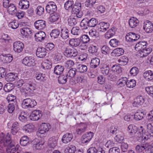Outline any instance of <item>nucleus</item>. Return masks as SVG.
Listing matches in <instances>:
<instances>
[{"label":"nucleus","instance_id":"obj_29","mask_svg":"<svg viewBox=\"0 0 153 153\" xmlns=\"http://www.w3.org/2000/svg\"><path fill=\"white\" fill-rule=\"evenodd\" d=\"M100 60L97 57L93 58L90 62V66L92 68H96L99 65Z\"/></svg>","mask_w":153,"mask_h":153},{"label":"nucleus","instance_id":"obj_20","mask_svg":"<svg viewBox=\"0 0 153 153\" xmlns=\"http://www.w3.org/2000/svg\"><path fill=\"white\" fill-rule=\"evenodd\" d=\"M26 86L27 87V90H28L30 92H32L35 90L36 85L30 80H29L26 83Z\"/></svg>","mask_w":153,"mask_h":153},{"label":"nucleus","instance_id":"obj_8","mask_svg":"<svg viewBox=\"0 0 153 153\" xmlns=\"http://www.w3.org/2000/svg\"><path fill=\"white\" fill-rule=\"evenodd\" d=\"M87 128V125L86 123H81L76 128V132L78 135H81L86 131Z\"/></svg>","mask_w":153,"mask_h":153},{"label":"nucleus","instance_id":"obj_37","mask_svg":"<svg viewBox=\"0 0 153 153\" xmlns=\"http://www.w3.org/2000/svg\"><path fill=\"white\" fill-rule=\"evenodd\" d=\"M74 5V2L73 0H68L64 4V7L66 10H71Z\"/></svg>","mask_w":153,"mask_h":153},{"label":"nucleus","instance_id":"obj_50","mask_svg":"<svg viewBox=\"0 0 153 153\" xmlns=\"http://www.w3.org/2000/svg\"><path fill=\"white\" fill-rule=\"evenodd\" d=\"M60 33V30L58 29H54L50 33L51 38L55 39L57 38Z\"/></svg>","mask_w":153,"mask_h":153},{"label":"nucleus","instance_id":"obj_63","mask_svg":"<svg viewBox=\"0 0 153 153\" xmlns=\"http://www.w3.org/2000/svg\"><path fill=\"white\" fill-rule=\"evenodd\" d=\"M136 127L135 126L132 125H130L128 126V129L129 131L130 137H133V133L134 132V129Z\"/></svg>","mask_w":153,"mask_h":153},{"label":"nucleus","instance_id":"obj_51","mask_svg":"<svg viewBox=\"0 0 153 153\" xmlns=\"http://www.w3.org/2000/svg\"><path fill=\"white\" fill-rule=\"evenodd\" d=\"M23 130L26 133H30L33 130V126L30 124L25 125L23 127Z\"/></svg>","mask_w":153,"mask_h":153},{"label":"nucleus","instance_id":"obj_26","mask_svg":"<svg viewBox=\"0 0 153 153\" xmlns=\"http://www.w3.org/2000/svg\"><path fill=\"white\" fill-rule=\"evenodd\" d=\"M81 4L80 3H75L72 9L71 12L72 14L77 13L81 10Z\"/></svg>","mask_w":153,"mask_h":153},{"label":"nucleus","instance_id":"obj_9","mask_svg":"<svg viewBox=\"0 0 153 153\" xmlns=\"http://www.w3.org/2000/svg\"><path fill=\"white\" fill-rule=\"evenodd\" d=\"M46 10L47 13L52 14L57 10V7L56 4L53 2H50L46 7Z\"/></svg>","mask_w":153,"mask_h":153},{"label":"nucleus","instance_id":"obj_43","mask_svg":"<svg viewBox=\"0 0 153 153\" xmlns=\"http://www.w3.org/2000/svg\"><path fill=\"white\" fill-rule=\"evenodd\" d=\"M76 150V147L74 146L69 144L66 148L65 151L66 153H74Z\"/></svg>","mask_w":153,"mask_h":153},{"label":"nucleus","instance_id":"obj_28","mask_svg":"<svg viewBox=\"0 0 153 153\" xmlns=\"http://www.w3.org/2000/svg\"><path fill=\"white\" fill-rule=\"evenodd\" d=\"M144 78L147 81H151L153 79V72L150 70L144 72Z\"/></svg>","mask_w":153,"mask_h":153},{"label":"nucleus","instance_id":"obj_42","mask_svg":"<svg viewBox=\"0 0 153 153\" xmlns=\"http://www.w3.org/2000/svg\"><path fill=\"white\" fill-rule=\"evenodd\" d=\"M128 79L126 77H123L120 79L117 82V85L120 87H122L126 85Z\"/></svg>","mask_w":153,"mask_h":153},{"label":"nucleus","instance_id":"obj_4","mask_svg":"<svg viewBox=\"0 0 153 153\" xmlns=\"http://www.w3.org/2000/svg\"><path fill=\"white\" fill-rule=\"evenodd\" d=\"M42 112L40 110H35L33 111L30 116V120L33 121H37L42 117Z\"/></svg>","mask_w":153,"mask_h":153},{"label":"nucleus","instance_id":"obj_34","mask_svg":"<svg viewBox=\"0 0 153 153\" xmlns=\"http://www.w3.org/2000/svg\"><path fill=\"white\" fill-rule=\"evenodd\" d=\"M64 70V68L63 66L57 65L56 66L54 69V72L57 75L61 74Z\"/></svg>","mask_w":153,"mask_h":153},{"label":"nucleus","instance_id":"obj_41","mask_svg":"<svg viewBox=\"0 0 153 153\" xmlns=\"http://www.w3.org/2000/svg\"><path fill=\"white\" fill-rule=\"evenodd\" d=\"M30 140L27 136L22 137L20 140V144L23 146H25L29 143Z\"/></svg>","mask_w":153,"mask_h":153},{"label":"nucleus","instance_id":"obj_7","mask_svg":"<svg viewBox=\"0 0 153 153\" xmlns=\"http://www.w3.org/2000/svg\"><path fill=\"white\" fill-rule=\"evenodd\" d=\"M94 136V133L91 131L87 132L82 137V142L83 143H88L91 140Z\"/></svg>","mask_w":153,"mask_h":153},{"label":"nucleus","instance_id":"obj_61","mask_svg":"<svg viewBox=\"0 0 153 153\" xmlns=\"http://www.w3.org/2000/svg\"><path fill=\"white\" fill-rule=\"evenodd\" d=\"M101 51L104 54H109L111 52V50L108 47L104 45L101 48Z\"/></svg>","mask_w":153,"mask_h":153},{"label":"nucleus","instance_id":"obj_27","mask_svg":"<svg viewBox=\"0 0 153 153\" xmlns=\"http://www.w3.org/2000/svg\"><path fill=\"white\" fill-rule=\"evenodd\" d=\"M58 139L57 137H53L50 138L48 141L49 145L51 148H53L57 145Z\"/></svg>","mask_w":153,"mask_h":153},{"label":"nucleus","instance_id":"obj_60","mask_svg":"<svg viewBox=\"0 0 153 153\" xmlns=\"http://www.w3.org/2000/svg\"><path fill=\"white\" fill-rule=\"evenodd\" d=\"M81 30L79 27H74L72 28L71 31V33L74 35H78L80 33Z\"/></svg>","mask_w":153,"mask_h":153},{"label":"nucleus","instance_id":"obj_32","mask_svg":"<svg viewBox=\"0 0 153 153\" xmlns=\"http://www.w3.org/2000/svg\"><path fill=\"white\" fill-rule=\"evenodd\" d=\"M143 98L142 96L137 97L135 101L133 103V105L134 107H138L139 105L143 104Z\"/></svg>","mask_w":153,"mask_h":153},{"label":"nucleus","instance_id":"obj_58","mask_svg":"<svg viewBox=\"0 0 153 153\" xmlns=\"http://www.w3.org/2000/svg\"><path fill=\"white\" fill-rule=\"evenodd\" d=\"M109 44L112 47H116L120 44V42L118 40L115 39H112L110 41Z\"/></svg>","mask_w":153,"mask_h":153},{"label":"nucleus","instance_id":"obj_10","mask_svg":"<svg viewBox=\"0 0 153 153\" xmlns=\"http://www.w3.org/2000/svg\"><path fill=\"white\" fill-rule=\"evenodd\" d=\"M109 26L108 23L101 22L97 25V30L100 32H105L109 28Z\"/></svg>","mask_w":153,"mask_h":153},{"label":"nucleus","instance_id":"obj_5","mask_svg":"<svg viewBox=\"0 0 153 153\" xmlns=\"http://www.w3.org/2000/svg\"><path fill=\"white\" fill-rule=\"evenodd\" d=\"M35 60L31 56H26L22 60V63L26 66L29 67L33 66L35 65Z\"/></svg>","mask_w":153,"mask_h":153},{"label":"nucleus","instance_id":"obj_23","mask_svg":"<svg viewBox=\"0 0 153 153\" xmlns=\"http://www.w3.org/2000/svg\"><path fill=\"white\" fill-rule=\"evenodd\" d=\"M20 31L23 36L26 37L30 35L32 33L31 29L27 27H25L22 28Z\"/></svg>","mask_w":153,"mask_h":153},{"label":"nucleus","instance_id":"obj_57","mask_svg":"<svg viewBox=\"0 0 153 153\" xmlns=\"http://www.w3.org/2000/svg\"><path fill=\"white\" fill-rule=\"evenodd\" d=\"M71 50L72 49L69 47H66L64 51V55L67 57H71Z\"/></svg>","mask_w":153,"mask_h":153},{"label":"nucleus","instance_id":"obj_56","mask_svg":"<svg viewBox=\"0 0 153 153\" xmlns=\"http://www.w3.org/2000/svg\"><path fill=\"white\" fill-rule=\"evenodd\" d=\"M143 117V114L142 112L138 111L134 115V119L136 120H140L142 119Z\"/></svg>","mask_w":153,"mask_h":153},{"label":"nucleus","instance_id":"obj_46","mask_svg":"<svg viewBox=\"0 0 153 153\" xmlns=\"http://www.w3.org/2000/svg\"><path fill=\"white\" fill-rule=\"evenodd\" d=\"M52 66V63L50 62H44L42 64V68L45 70L50 69Z\"/></svg>","mask_w":153,"mask_h":153},{"label":"nucleus","instance_id":"obj_39","mask_svg":"<svg viewBox=\"0 0 153 153\" xmlns=\"http://www.w3.org/2000/svg\"><path fill=\"white\" fill-rule=\"evenodd\" d=\"M17 75L12 73H10L7 74L5 79L7 81L12 82L14 81L17 78Z\"/></svg>","mask_w":153,"mask_h":153},{"label":"nucleus","instance_id":"obj_22","mask_svg":"<svg viewBox=\"0 0 153 153\" xmlns=\"http://www.w3.org/2000/svg\"><path fill=\"white\" fill-rule=\"evenodd\" d=\"M100 70L101 73L104 76L108 75L110 71L108 65L104 63L101 64Z\"/></svg>","mask_w":153,"mask_h":153},{"label":"nucleus","instance_id":"obj_44","mask_svg":"<svg viewBox=\"0 0 153 153\" xmlns=\"http://www.w3.org/2000/svg\"><path fill=\"white\" fill-rule=\"evenodd\" d=\"M128 60V59L127 57L124 56H121L118 61L120 65H124L127 64Z\"/></svg>","mask_w":153,"mask_h":153},{"label":"nucleus","instance_id":"obj_49","mask_svg":"<svg viewBox=\"0 0 153 153\" xmlns=\"http://www.w3.org/2000/svg\"><path fill=\"white\" fill-rule=\"evenodd\" d=\"M146 133L150 134V135L153 137V126H152L151 123H149L146 126Z\"/></svg>","mask_w":153,"mask_h":153},{"label":"nucleus","instance_id":"obj_54","mask_svg":"<svg viewBox=\"0 0 153 153\" xmlns=\"http://www.w3.org/2000/svg\"><path fill=\"white\" fill-rule=\"evenodd\" d=\"M19 23L16 20H13L9 24L8 26L9 27L12 28L13 29H16L19 27Z\"/></svg>","mask_w":153,"mask_h":153},{"label":"nucleus","instance_id":"obj_31","mask_svg":"<svg viewBox=\"0 0 153 153\" xmlns=\"http://www.w3.org/2000/svg\"><path fill=\"white\" fill-rule=\"evenodd\" d=\"M80 43V40L79 38H73L70 40L69 44L72 46L76 47L79 46Z\"/></svg>","mask_w":153,"mask_h":153},{"label":"nucleus","instance_id":"obj_13","mask_svg":"<svg viewBox=\"0 0 153 153\" xmlns=\"http://www.w3.org/2000/svg\"><path fill=\"white\" fill-rule=\"evenodd\" d=\"M51 128V126L49 124L47 123H43L40 126L39 132L40 134H43L48 132Z\"/></svg>","mask_w":153,"mask_h":153},{"label":"nucleus","instance_id":"obj_55","mask_svg":"<svg viewBox=\"0 0 153 153\" xmlns=\"http://www.w3.org/2000/svg\"><path fill=\"white\" fill-rule=\"evenodd\" d=\"M136 84V82L134 80L132 79L129 81L127 80L126 83V86L127 87L133 88L135 86Z\"/></svg>","mask_w":153,"mask_h":153},{"label":"nucleus","instance_id":"obj_59","mask_svg":"<svg viewBox=\"0 0 153 153\" xmlns=\"http://www.w3.org/2000/svg\"><path fill=\"white\" fill-rule=\"evenodd\" d=\"M80 39L82 42L84 44L88 43L90 41V39L87 35H84L82 36L81 37Z\"/></svg>","mask_w":153,"mask_h":153},{"label":"nucleus","instance_id":"obj_16","mask_svg":"<svg viewBox=\"0 0 153 153\" xmlns=\"http://www.w3.org/2000/svg\"><path fill=\"white\" fill-rule=\"evenodd\" d=\"M47 53L46 49L43 47H38L36 51V55L38 57L42 58L44 57Z\"/></svg>","mask_w":153,"mask_h":153},{"label":"nucleus","instance_id":"obj_35","mask_svg":"<svg viewBox=\"0 0 153 153\" xmlns=\"http://www.w3.org/2000/svg\"><path fill=\"white\" fill-rule=\"evenodd\" d=\"M77 72V69L75 68H73L70 69L66 74L68 75V78L70 79L74 77Z\"/></svg>","mask_w":153,"mask_h":153},{"label":"nucleus","instance_id":"obj_14","mask_svg":"<svg viewBox=\"0 0 153 153\" xmlns=\"http://www.w3.org/2000/svg\"><path fill=\"white\" fill-rule=\"evenodd\" d=\"M0 59L4 63H9L13 59V57L11 54H2L0 56Z\"/></svg>","mask_w":153,"mask_h":153},{"label":"nucleus","instance_id":"obj_11","mask_svg":"<svg viewBox=\"0 0 153 153\" xmlns=\"http://www.w3.org/2000/svg\"><path fill=\"white\" fill-rule=\"evenodd\" d=\"M46 22L43 20H39L34 23L35 28L38 30H42L45 28L46 27Z\"/></svg>","mask_w":153,"mask_h":153},{"label":"nucleus","instance_id":"obj_30","mask_svg":"<svg viewBox=\"0 0 153 153\" xmlns=\"http://www.w3.org/2000/svg\"><path fill=\"white\" fill-rule=\"evenodd\" d=\"M124 53V50L121 48H117L113 51L111 53L115 56H119L123 55Z\"/></svg>","mask_w":153,"mask_h":153},{"label":"nucleus","instance_id":"obj_6","mask_svg":"<svg viewBox=\"0 0 153 153\" xmlns=\"http://www.w3.org/2000/svg\"><path fill=\"white\" fill-rule=\"evenodd\" d=\"M140 36L134 33H128L126 36V40L128 42H133L136 41L140 38Z\"/></svg>","mask_w":153,"mask_h":153},{"label":"nucleus","instance_id":"obj_33","mask_svg":"<svg viewBox=\"0 0 153 153\" xmlns=\"http://www.w3.org/2000/svg\"><path fill=\"white\" fill-rule=\"evenodd\" d=\"M124 139L123 134V132L120 131H118L117 135L114 137L115 140L117 142L120 143Z\"/></svg>","mask_w":153,"mask_h":153},{"label":"nucleus","instance_id":"obj_45","mask_svg":"<svg viewBox=\"0 0 153 153\" xmlns=\"http://www.w3.org/2000/svg\"><path fill=\"white\" fill-rule=\"evenodd\" d=\"M87 18H85L83 19L80 24V25L83 29H86L88 27Z\"/></svg>","mask_w":153,"mask_h":153},{"label":"nucleus","instance_id":"obj_47","mask_svg":"<svg viewBox=\"0 0 153 153\" xmlns=\"http://www.w3.org/2000/svg\"><path fill=\"white\" fill-rule=\"evenodd\" d=\"M14 88L13 85L11 83H8L4 86V89L5 92H9Z\"/></svg>","mask_w":153,"mask_h":153},{"label":"nucleus","instance_id":"obj_52","mask_svg":"<svg viewBox=\"0 0 153 153\" xmlns=\"http://www.w3.org/2000/svg\"><path fill=\"white\" fill-rule=\"evenodd\" d=\"M87 67L84 65H79L77 67V69L81 73H84L87 70Z\"/></svg>","mask_w":153,"mask_h":153},{"label":"nucleus","instance_id":"obj_15","mask_svg":"<svg viewBox=\"0 0 153 153\" xmlns=\"http://www.w3.org/2000/svg\"><path fill=\"white\" fill-rule=\"evenodd\" d=\"M73 137L72 133H66L63 136L62 138V142L65 144H67L71 141Z\"/></svg>","mask_w":153,"mask_h":153},{"label":"nucleus","instance_id":"obj_3","mask_svg":"<svg viewBox=\"0 0 153 153\" xmlns=\"http://www.w3.org/2000/svg\"><path fill=\"white\" fill-rule=\"evenodd\" d=\"M24 47V44L22 42L18 41L14 42L13 49L15 52L19 53L22 51Z\"/></svg>","mask_w":153,"mask_h":153},{"label":"nucleus","instance_id":"obj_36","mask_svg":"<svg viewBox=\"0 0 153 153\" xmlns=\"http://www.w3.org/2000/svg\"><path fill=\"white\" fill-rule=\"evenodd\" d=\"M68 78V75L66 74L61 75L58 77L59 82L62 84H64L67 82Z\"/></svg>","mask_w":153,"mask_h":153},{"label":"nucleus","instance_id":"obj_24","mask_svg":"<svg viewBox=\"0 0 153 153\" xmlns=\"http://www.w3.org/2000/svg\"><path fill=\"white\" fill-rule=\"evenodd\" d=\"M69 34V30L66 28L64 27L61 29L60 36L62 39H65L68 38Z\"/></svg>","mask_w":153,"mask_h":153},{"label":"nucleus","instance_id":"obj_17","mask_svg":"<svg viewBox=\"0 0 153 153\" xmlns=\"http://www.w3.org/2000/svg\"><path fill=\"white\" fill-rule=\"evenodd\" d=\"M45 36V33L43 31H39L36 33L34 36L35 40L37 42H42L44 40Z\"/></svg>","mask_w":153,"mask_h":153},{"label":"nucleus","instance_id":"obj_19","mask_svg":"<svg viewBox=\"0 0 153 153\" xmlns=\"http://www.w3.org/2000/svg\"><path fill=\"white\" fill-rule=\"evenodd\" d=\"M139 23V21L136 18L132 17L130 18L128 20L129 25L131 28H134L136 27Z\"/></svg>","mask_w":153,"mask_h":153},{"label":"nucleus","instance_id":"obj_12","mask_svg":"<svg viewBox=\"0 0 153 153\" xmlns=\"http://www.w3.org/2000/svg\"><path fill=\"white\" fill-rule=\"evenodd\" d=\"M143 42H140L135 46V49L138 51V56L140 57H143Z\"/></svg>","mask_w":153,"mask_h":153},{"label":"nucleus","instance_id":"obj_38","mask_svg":"<svg viewBox=\"0 0 153 153\" xmlns=\"http://www.w3.org/2000/svg\"><path fill=\"white\" fill-rule=\"evenodd\" d=\"M88 24L89 27H94L97 25L98 23V21L95 18H92L89 19H87Z\"/></svg>","mask_w":153,"mask_h":153},{"label":"nucleus","instance_id":"obj_21","mask_svg":"<svg viewBox=\"0 0 153 153\" xmlns=\"http://www.w3.org/2000/svg\"><path fill=\"white\" fill-rule=\"evenodd\" d=\"M117 29L116 28L113 27L109 29L105 35V37L106 39H109L115 35Z\"/></svg>","mask_w":153,"mask_h":153},{"label":"nucleus","instance_id":"obj_40","mask_svg":"<svg viewBox=\"0 0 153 153\" xmlns=\"http://www.w3.org/2000/svg\"><path fill=\"white\" fill-rule=\"evenodd\" d=\"M7 11L12 15L15 13L17 12L16 6L13 4H10L7 8Z\"/></svg>","mask_w":153,"mask_h":153},{"label":"nucleus","instance_id":"obj_64","mask_svg":"<svg viewBox=\"0 0 153 153\" xmlns=\"http://www.w3.org/2000/svg\"><path fill=\"white\" fill-rule=\"evenodd\" d=\"M76 80L78 83H84L86 81L85 77L82 75L77 76Z\"/></svg>","mask_w":153,"mask_h":153},{"label":"nucleus","instance_id":"obj_48","mask_svg":"<svg viewBox=\"0 0 153 153\" xmlns=\"http://www.w3.org/2000/svg\"><path fill=\"white\" fill-rule=\"evenodd\" d=\"M111 71L115 73L119 74L122 72V70L119 65H114L111 68Z\"/></svg>","mask_w":153,"mask_h":153},{"label":"nucleus","instance_id":"obj_18","mask_svg":"<svg viewBox=\"0 0 153 153\" xmlns=\"http://www.w3.org/2000/svg\"><path fill=\"white\" fill-rule=\"evenodd\" d=\"M144 30L147 33H151L153 30V25L152 22L148 20L144 22Z\"/></svg>","mask_w":153,"mask_h":153},{"label":"nucleus","instance_id":"obj_53","mask_svg":"<svg viewBox=\"0 0 153 153\" xmlns=\"http://www.w3.org/2000/svg\"><path fill=\"white\" fill-rule=\"evenodd\" d=\"M130 74L131 76H135L137 75L139 72V70L137 67H133L131 68L130 71Z\"/></svg>","mask_w":153,"mask_h":153},{"label":"nucleus","instance_id":"obj_2","mask_svg":"<svg viewBox=\"0 0 153 153\" xmlns=\"http://www.w3.org/2000/svg\"><path fill=\"white\" fill-rule=\"evenodd\" d=\"M36 104V102L34 99L27 98L23 100L22 106L23 108H30L34 107Z\"/></svg>","mask_w":153,"mask_h":153},{"label":"nucleus","instance_id":"obj_1","mask_svg":"<svg viewBox=\"0 0 153 153\" xmlns=\"http://www.w3.org/2000/svg\"><path fill=\"white\" fill-rule=\"evenodd\" d=\"M5 141L4 142V146H7L6 152L7 153H14L16 150L13 142H12L10 138V134H7V135L6 137Z\"/></svg>","mask_w":153,"mask_h":153},{"label":"nucleus","instance_id":"obj_62","mask_svg":"<svg viewBox=\"0 0 153 153\" xmlns=\"http://www.w3.org/2000/svg\"><path fill=\"white\" fill-rule=\"evenodd\" d=\"M96 2V0H87L85 2V5L86 7L91 8Z\"/></svg>","mask_w":153,"mask_h":153},{"label":"nucleus","instance_id":"obj_25","mask_svg":"<svg viewBox=\"0 0 153 153\" xmlns=\"http://www.w3.org/2000/svg\"><path fill=\"white\" fill-rule=\"evenodd\" d=\"M29 6V2L27 0H22L19 3V7L22 9H26Z\"/></svg>","mask_w":153,"mask_h":153}]
</instances>
